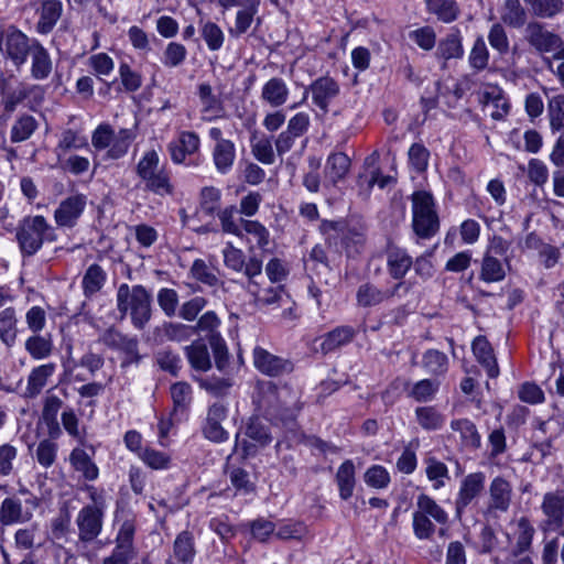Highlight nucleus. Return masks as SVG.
<instances>
[{
  "label": "nucleus",
  "instance_id": "f257e3e1",
  "mask_svg": "<svg viewBox=\"0 0 564 564\" xmlns=\"http://www.w3.org/2000/svg\"><path fill=\"white\" fill-rule=\"evenodd\" d=\"M116 302L121 318L129 315L135 329L145 328L152 317V296L143 285L120 284L117 289Z\"/></svg>",
  "mask_w": 564,
  "mask_h": 564
},
{
  "label": "nucleus",
  "instance_id": "f03ea898",
  "mask_svg": "<svg viewBox=\"0 0 564 564\" xmlns=\"http://www.w3.org/2000/svg\"><path fill=\"white\" fill-rule=\"evenodd\" d=\"M511 241L494 235L480 261L479 279L486 283L501 282L510 270V258L507 256Z\"/></svg>",
  "mask_w": 564,
  "mask_h": 564
},
{
  "label": "nucleus",
  "instance_id": "7ed1b4c3",
  "mask_svg": "<svg viewBox=\"0 0 564 564\" xmlns=\"http://www.w3.org/2000/svg\"><path fill=\"white\" fill-rule=\"evenodd\" d=\"M17 240L24 257L34 256L44 241L57 240L55 228L41 216L26 217L17 229Z\"/></svg>",
  "mask_w": 564,
  "mask_h": 564
},
{
  "label": "nucleus",
  "instance_id": "20e7f679",
  "mask_svg": "<svg viewBox=\"0 0 564 564\" xmlns=\"http://www.w3.org/2000/svg\"><path fill=\"white\" fill-rule=\"evenodd\" d=\"M447 522V512L433 498L425 494L417 496L412 527L419 540H430L436 531L435 524L445 525Z\"/></svg>",
  "mask_w": 564,
  "mask_h": 564
},
{
  "label": "nucleus",
  "instance_id": "39448f33",
  "mask_svg": "<svg viewBox=\"0 0 564 564\" xmlns=\"http://www.w3.org/2000/svg\"><path fill=\"white\" fill-rule=\"evenodd\" d=\"M412 228L419 238L429 239L438 231L440 220L430 193L420 191L412 194Z\"/></svg>",
  "mask_w": 564,
  "mask_h": 564
},
{
  "label": "nucleus",
  "instance_id": "423d86ee",
  "mask_svg": "<svg viewBox=\"0 0 564 564\" xmlns=\"http://www.w3.org/2000/svg\"><path fill=\"white\" fill-rule=\"evenodd\" d=\"M98 343L123 355L121 361L122 368H127L130 365H138L142 359L139 352V339L135 336L122 333L115 326L106 328L99 335Z\"/></svg>",
  "mask_w": 564,
  "mask_h": 564
},
{
  "label": "nucleus",
  "instance_id": "0eeeda50",
  "mask_svg": "<svg viewBox=\"0 0 564 564\" xmlns=\"http://www.w3.org/2000/svg\"><path fill=\"white\" fill-rule=\"evenodd\" d=\"M32 50L33 40H30L18 29H9L0 37V52L15 67H20L25 63Z\"/></svg>",
  "mask_w": 564,
  "mask_h": 564
},
{
  "label": "nucleus",
  "instance_id": "6e6552de",
  "mask_svg": "<svg viewBox=\"0 0 564 564\" xmlns=\"http://www.w3.org/2000/svg\"><path fill=\"white\" fill-rule=\"evenodd\" d=\"M410 284L405 281L397 282L391 289L381 290L370 282L361 284L356 293L357 304L360 307L377 306L392 297H401L408 294Z\"/></svg>",
  "mask_w": 564,
  "mask_h": 564
},
{
  "label": "nucleus",
  "instance_id": "1a4fd4ad",
  "mask_svg": "<svg viewBox=\"0 0 564 564\" xmlns=\"http://www.w3.org/2000/svg\"><path fill=\"white\" fill-rule=\"evenodd\" d=\"M252 359L254 368L268 377H280L294 370L290 359L273 355L260 346L253 348Z\"/></svg>",
  "mask_w": 564,
  "mask_h": 564
},
{
  "label": "nucleus",
  "instance_id": "9d476101",
  "mask_svg": "<svg viewBox=\"0 0 564 564\" xmlns=\"http://www.w3.org/2000/svg\"><path fill=\"white\" fill-rule=\"evenodd\" d=\"M225 265L236 272H243L249 281L262 278V261L257 257H250L246 262L243 252L228 242L223 250Z\"/></svg>",
  "mask_w": 564,
  "mask_h": 564
},
{
  "label": "nucleus",
  "instance_id": "9b49d317",
  "mask_svg": "<svg viewBox=\"0 0 564 564\" xmlns=\"http://www.w3.org/2000/svg\"><path fill=\"white\" fill-rule=\"evenodd\" d=\"M339 93L340 86L333 77L322 76L311 83L304 91V98H306L307 94H311L313 104L323 113H327L330 102Z\"/></svg>",
  "mask_w": 564,
  "mask_h": 564
},
{
  "label": "nucleus",
  "instance_id": "f8f14e48",
  "mask_svg": "<svg viewBox=\"0 0 564 564\" xmlns=\"http://www.w3.org/2000/svg\"><path fill=\"white\" fill-rule=\"evenodd\" d=\"M485 479V475L478 471L467 475L462 480L459 491L455 500V513L457 519H462L465 509L484 491Z\"/></svg>",
  "mask_w": 564,
  "mask_h": 564
},
{
  "label": "nucleus",
  "instance_id": "ddd939ff",
  "mask_svg": "<svg viewBox=\"0 0 564 564\" xmlns=\"http://www.w3.org/2000/svg\"><path fill=\"white\" fill-rule=\"evenodd\" d=\"M247 440L239 441V435L236 436L235 451L242 446L243 457L254 456L259 447H263L271 442V435L265 425L258 419H252L247 425L246 430Z\"/></svg>",
  "mask_w": 564,
  "mask_h": 564
},
{
  "label": "nucleus",
  "instance_id": "4468645a",
  "mask_svg": "<svg viewBox=\"0 0 564 564\" xmlns=\"http://www.w3.org/2000/svg\"><path fill=\"white\" fill-rule=\"evenodd\" d=\"M87 197L76 194L63 199L54 212V220L59 227L73 228L84 213Z\"/></svg>",
  "mask_w": 564,
  "mask_h": 564
},
{
  "label": "nucleus",
  "instance_id": "2eb2a0df",
  "mask_svg": "<svg viewBox=\"0 0 564 564\" xmlns=\"http://www.w3.org/2000/svg\"><path fill=\"white\" fill-rule=\"evenodd\" d=\"M525 40L540 53H549L561 46L560 36L536 21L527 24Z\"/></svg>",
  "mask_w": 564,
  "mask_h": 564
},
{
  "label": "nucleus",
  "instance_id": "dca6fc26",
  "mask_svg": "<svg viewBox=\"0 0 564 564\" xmlns=\"http://www.w3.org/2000/svg\"><path fill=\"white\" fill-rule=\"evenodd\" d=\"M512 498V487L509 481L502 477L492 479L489 486V500L486 513L496 516L509 510Z\"/></svg>",
  "mask_w": 564,
  "mask_h": 564
},
{
  "label": "nucleus",
  "instance_id": "f3484780",
  "mask_svg": "<svg viewBox=\"0 0 564 564\" xmlns=\"http://www.w3.org/2000/svg\"><path fill=\"white\" fill-rule=\"evenodd\" d=\"M541 508L546 517L547 529H561L564 523V489L545 494Z\"/></svg>",
  "mask_w": 564,
  "mask_h": 564
},
{
  "label": "nucleus",
  "instance_id": "a211bd4d",
  "mask_svg": "<svg viewBox=\"0 0 564 564\" xmlns=\"http://www.w3.org/2000/svg\"><path fill=\"white\" fill-rule=\"evenodd\" d=\"M79 539L84 542L95 540L101 531L102 511L97 507H84L76 518Z\"/></svg>",
  "mask_w": 564,
  "mask_h": 564
},
{
  "label": "nucleus",
  "instance_id": "6ab92c4d",
  "mask_svg": "<svg viewBox=\"0 0 564 564\" xmlns=\"http://www.w3.org/2000/svg\"><path fill=\"white\" fill-rule=\"evenodd\" d=\"M386 254L389 275L398 282L403 281L413 264V258L405 249L394 245L388 246Z\"/></svg>",
  "mask_w": 564,
  "mask_h": 564
},
{
  "label": "nucleus",
  "instance_id": "aec40b11",
  "mask_svg": "<svg viewBox=\"0 0 564 564\" xmlns=\"http://www.w3.org/2000/svg\"><path fill=\"white\" fill-rule=\"evenodd\" d=\"M56 368L57 366L54 362L34 367L28 376L24 397L29 399L36 398L46 387L50 378L55 373Z\"/></svg>",
  "mask_w": 564,
  "mask_h": 564
},
{
  "label": "nucleus",
  "instance_id": "412c9836",
  "mask_svg": "<svg viewBox=\"0 0 564 564\" xmlns=\"http://www.w3.org/2000/svg\"><path fill=\"white\" fill-rule=\"evenodd\" d=\"M535 529L530 523L529 519L520 518L513 528L511 534L508 535L509 541L512 543L510 552L516 555H522L530 550Z\"/></svg>",
  "mask_w": 564,
  "mask_h": 564
},
{
  "label": "nucleus",
  "instance_id": "4be33fe9",
  "mask_svg": "<svg viewBox=\"0 0 564 564\" xmlns=\"http://www.w3.org/2000/svg\"><path fill=\"white\" fill-rule=\"evenodd\" d=\"M0 95L4 111L12 113L22 101L26 100L25 83H19L17 87H13L12 76H1Z\"/></svg>",
  "mask_w": 564,
  "mask_h": 564
},
{
  "label": "nucleus",
  "instance_id": "5701e85b",
  "mask_svg": "<svg viewBox=\"0 0 564 564\" xmlns=\"http://www.w3.org/2000/svg\"><path fill=\"white\" fill-rule=\"evenodd\" d=\"M197 96L202 105V113L207 120L219 118L224 112V102L218 95L214 93L208 83H202L197 87Z\"/></svg>",
  "mask_w": 564,
  "mask_h": 564
},
{
  "label": "nucleus",
  "instance_id": "b1692460",
  "mask_svg": "<svg viewBox=\"0 0 564 564\" xmlns=\"http://www.w3.org/2000/svg\"><path fill=\"white\" fill-rule=\"evenodd\" d=\"M473 352L478 362L486 369L490 378L499 376V367L490 343L485 336H477L471 345Z\"/></svg>",
  "mask_w": 564,
  "mask_h": 564
},
{
  "label": "nucleus",
  "instance_id": "393cba45",
  "mask_svg": "<svg viewBox=\"0 0 564 564\" xmlns=\"http://www.w3.org/2000/svg\"><path fill=\"white\" fill-rule=\"evenodd\" d=\"M31 55V76L36 80H44L48 78L53 69V63L47 50L33 40V50Z\"/></svg>",
  "mask_w": 564,
  "mask_h": 564
},
{
  "label": "nucleus",
  "instance_id": "a878e982",
  "mask_svg": "<svg viewBox=\"0 0 564 564\" xmlns=\"http://www.w3.org/2000/svg\"><path fill=\"white\" fill-rule=\"evenodd\" d=\"M290 90L281 77L270 78L261 89V99L273 108L283 106L289 99Z\"/></svg>",
  "mask_w": 564,
  "mask_h": 564
},
{
  "label": "nucleus",
  "instance_id": "bb28decb",
  "mask_svg": "<svg viewBox=\"0 0 564 564\" xmlns=\"http://www.w3.org/2000/svg\"><path fill=\"white\" fill-rule=\"evenodd\" d=\"M32 518V512L24 511L22 502L17 497H8L0 505V524L11 525L23 523Z\"/></svg>",
  "mask_w": 564,
  "mask_h": 564
},
{
  "label": "nucleus",
  "instance_id": "cd10ccee",
  "mask_svg": "<svg viewBox=\"0 0 564 564\" xmlns=\"http://www.w3.org/2000/svg\"><path fill=\"white\" fill-rule=\"evenodd\" d=\"M63 12V4L59 0H45L40 9V19L36 23V31L41 34L50 33Z\"/></svg>",
  "mask_w": 564,
  "mask_h": 564
},
{
  "label": "nucleus",
  "instance_id": "c85d7f7f",
  "mask_svg": "<svg viewBox=\"0 0 564 564\" xmlns=\"http://www.w3.org/2000/svg\"><path fill=\"white\" fill-rule=\"evenodd\" d=\"M356 336V329L344 325L334 328L322 337L321 351L323 354L332 352L341 346L349 344Z\"/></svg>",
  "mask_w": 564,
  "mask_h": 564
},
{
  "label": "nucleus",
  "instance_id": "c756f323",
  "mask_svg": "<svg viewBox=\"0 0 564 564\" xmlns=\"http://www.w3.org/2000/svg\"><path fill=\"white\" fill-rule=\"evenodd\" d=\"M184 354L195 371L206 372L212 368L208 348L202 340H194L191 345L185 346Z\"/></svg>",
  "mask_w": 564,
  "mask_h": 564
},
{
  "label": "nucleus",
  "instance_id": "7c9ffc66",
  "mask_svg": "<svg viewBox=\"0 0 564 564\" xmlns=\"http://www.w3.org/2000/svg\"><path fill=\"white\" fill-rule=\"evenodd\" d=\"M72 467L80 473L86 480H96L99 476V469L93 462L91 456L83 448L75 447L69 455Z\"/></svg>",
  "mask_w": 564,
  "mask_h": 564
},
{
  "label": "nucleus",
  "instance_id": "2f4dec72",
  "mask_svg": "<svg viewBox=\"0 0 564 564\" xmlns=\"http://www.w3.org/2000/svg\"><path fill=\"white\" fill-rule=\"evenodd\" d=\"M338 486L339 497L348 500L356 485V468L351 459H346L339 467L335 476Z\"/></svg>",
  "mask_w": 564,
  "mask_h": 564
},
{
  "label": "nucleus",
  "instance_id": "473e14b6",
  "mask_svg": "<svg viewBox=\"0 0 564 564\" xmlns=\"http://www.w3.org/2000/svg\"><path fill=\"white\" fill-rule=\"evenodd\" d=\"M350 169V159L343 152L332 153L326 161L325 177L333 184L344 180Z\"/></svg>",
  "mask_w": 564,
  "mask_h": 564
},
{
  "label": "nucleus",
  "instance_id": "72a5a7b5",
  "mask_svg": "<svg viewBox=\"0 0 564 564\" xmlns=\"http://www.w3.org/2000/svg\"><path fill=\"white\" fill-rule=\"evenodd\" d=\"M18 336V317L14 307L0 311V340L7 347H12Z\"/></svg>",
  "mask_w": 564,
  "mask_h": 564
},
{
  "label": "nucleus",
  "instance_id": "f704fd0d",
  "mask_svg": "<svg viewBox=\"0 0 564 564\" xmlns=\"http://www.w3.org/2000/svg\"><path fill=\"white\" fill-rule=\"evenodd\" d=\"M196 554L194 536L188 531L177 534L173 544V556L182 564H192Z\"/></svg>",
  "mask_w": 564,
  "mask_h": 564
},
{
  "label": "nucleus",
  "instance_id": "c9c22d12",
  "mask_svg": "<svg viewBox=\"0 0 564 564\" xmlns=\"http://www.w3.org/2000/svg\"><path fill=\"white\" fill-rule=\"evenodd\" d=\"M453 431L458 432L462 445L471 449L480 446L481 437L476 425L468 419H459L451 422Z\"/></svg>",
  "mask_w": 564,
  "mask_h": 564
},
{
  "label": "nucleus",
  "instance_id": "e433bc0d",
  "mask_svg": "<svg viewBox=\"0 0 564 564\" xmlns=\"http://www.w3.org/2000/svg\"><path fill=\"white\" fill-rule=\"evenodd\" d=\"M236 148L232 141L220 142L213 149V161L216 170L221 174H227L235 162Z\"/></svg>",
  "mask_w": 564,
  "mask_h": 564
},
{
  "label": "nucleus",
  "instance_id": "4c0bfd02",
  "mask_svg": "<svg viewBox=\"0 0 564 564\" xmlns=\"http://www.w3.org/2000/svg\"><path fill=\"white\" fill-rule=\"evenodd\" d=\"M36 119L28 113H23L17 118L10 130V140L12 143H20L29 140L37 129Z\"/></svg>",
  "mask_w": 564,
  "mask_h": 564
},
{
  "label": "nucleus",
  "instance_id": "58836bf2",
  "mask_svg": "<svg viewBox=\"0 0 564 564\" xmlns=\"http://www.w3.org/2000/svg\"><path fill=\"white\" fill-rule=\"evenodd\" d=\"M24 348L33 359L42 360L52 355L54 345L50 335L34 334L25 340Z\"/></svg>",
  "mask_w": 564,
  "mask_h": 564
},
{
  "label": "nucleus",
  "instance_id": "ea45409f",
  "mask_svg": "<svg viewBox=\"0 0 564 564\" xmlns=\"http://www.w3.org/2000/svg\"><path fill=\"white\" fill-rule=\"evenodd\" d=\"M248 291L256 297V301L261 304L270 305L281 301L283 289L280 285H270L261 288V282L253 279L248 282Z\"/></svg>",
  "mask_w": 564,
  "mask_h": 564
},
{
  "label": "nucleus",
  "instance_id": "a19ab883",
  "mask_svg": "<svg viewBox=\"0 0 564 564\" xmlns=\"http://www.w3.org/2000/svg\"><path fill=\"white\" fill-rule=\"evenodd\" d=\"M164 167H160V158L155 150H150L144 153L142 159L137 164V175L147 184L158 173L164 171Z\"/></svg>",
  "mask_w": 564,
  "mask_h": 564
},
{
  "label": "nucleus",
  "instance_id": "79ce46f5",
  "mask_svg": "<svg viewBox=\"0 0 564 564\" xmlns=\"http://www.w3.org/2000/svg\"><path fill=\"white\" fill-rule=\"evenodd\" d=\"M107 274L99 264H91L83 276V290L87 297L93 296L101 290L106 282Z\"/></svg>",
  "mask_w": 564,
  "mask_h": 564
},
{
  "label": "nucleus",
  "instance_id": "37998d69",
  "mask_svg": "<svg viewBox=\"0 0 564 564\" xmlns=\"http://www.w3.org/2000/svg\"><path fill=\"white\" fill-rule=\"evenodd\" d=\"M530 12L542 19H551L564 9L563 0H523Z\"/></svg>",
  "mask_w": 564,
  "mask_h": 564
},
{
  "label": "nucleus",
  "instance_id": "c03bdc74",
  "mask_svg": "<svg viewBox=\"0 0 564 564\" xmlns=\"http://www.w3.org/2000/svg\"><path fill=\"white\" fill-rule=\"evenodd\" d=\"M463 54L464 48L458 31L448 34L445 39L441 40L437 45L436 56L445 61L460 58Z\"/></svg>",
  "mask_w": 564,
  "mask_h": 564
},
{
  "label": "nucleus",
  "instance_id": "a18cd8bd",
  "mask_svg": "<svg viewBox=\"0 0 564 564\" xmlns=\"http://www.w3.org/2000/svg\"><path fill=\"white\" fill-rule=\"evenodd\" d=\"M501 20L512 28H521L525 23L527 13L520 0H505Z\"/></svg>",
  "mask_w": 564,
  "mask_h": 564
},
{
  "label": "nucleus",
  "instance_id": "49530a36",
  "mask_svg": "<svg viewBox=\"0 0 564 564\" xmlns=\"http://www.w3.org/2000/svg\"><path fill=\"white\" fill-rule=\"evenodd\" d=\"M425 2L427 10L445 23H451L458 17L459 11L453 0H425Z\"/></svg>",
  "mask_w": 564,
  "mask_h": 564
},
{
  "label": "nucleus",
  "instance_id": "de8ad7c7",
  "mask_svg": "<svg viewBox=\"0 0 564 564\" xmlns=\"http://www.w3.org/2000/svg\"><path fill=\"white\" fill-rule=\"evenodd\" d=\"M200 35L209 51H219L225 42V34L221 28L212 21L202 22Z\"/></svg>",
  "mask_w": 564,
  "mask_h": 564
},
{
  "label": "nucleus",
  "instance_id": "09e8293b",
  "mask_svg": "<svg viewBox=\"0 0 564 564\" xmlns=\"http://www.w3.org/2000/svg\"><path fill=\"white\" fill-rule=\"evenodd\" d=\"M547 117L552 131L564 129V94H557L549 99Z\"/></svg>",
  "mask_w": 564,
  "mask_h": 564
},
{
  "label": "nucleus",
  "instance_id": "8fccbe9b",
  "mask_svg": "<svg viewBox=\"0 0 564 564\" xmlns=\"http://www.w3.org/2000/svg\"><path fill=\"white\" fill-rule=\"evenodd\" d=\"M251 152L252 155L261 163L271 165L275 161V155L271 140L268 137L257 138L256 134L251 137Z\"/></svg>",
  "mask_w": 564,
  "mask_h": 564
},
{
  "label": "nucleus",
  "instance_id": "3c124183",
  "mask_svg": "<svg viewBox=\"0 0 564 564\" xmlns=\"http://www.w3.org/2000/svg\"><path fill=\"white\" fill-rule=\"evenodd\" d=\"M440 388V381L436 379H422L415 382L409 391V397L417 402H427L433 400Z\"/></svg>",
  "mask_w": 564,
  "mask_h": 564
},
{
  "label": "nucleus",
  "instance_id": "603ef678",
  "mask_svg": "<svg viewBox=\"0 0 564 564\" xmlns=\"http://www.w3.org/2000/svg\"><path fill=\"white\" fill-rule=\"evenodd\" d=\"M448 365L447 356L436 349H430L424 352L422 358L423 368L435 376H440L446 372Z\"/></svg>",
  "mask_w": 564,
  "mask_h": 564
},
{
  "label": "nucleus",
  "instance_id": "864d4df0",
  "mask_svg": "<svg viewBox=\"0 0 564 564\" xmlns=\"http://www.w3.org/2000/svg\"><path fill=\"white\" fill-rule=\"evenodd\" d=\"M258 9L259 6L254 4L249 8L239 9L236 14L234 26L229 29V34L232 37H239L245 34L251 26L254 15L258 13Z\"/></svg>",
  "mask_w": 564,
  "mask_h": 564
},
{
  "label": "nucleus",
  "instance_id": "5fc2aeb1",
  "mask_svg": "<svg viewBox=\"0 0 564 564\" xmlns=\"http://www.w3.org/2000/svg\"><path fill=\"white\" fill-rule=\"evenodd\" d=\"M57 451V443L50 438H44L37 444L34 455L42 467L50 468L56 460Z\"/></svg>",
  "mask_w": 564,
  "mask_h": 564
},
{
  "label": "nucleus",
  "instance_id": "6e6d98bb",
  "mask_svg": "<svg viewBox=\"0 0 564 564\" xmlns=\"http://www.w3.org/2000/svg\"><path fill=\"white\" fill-rule=\"evenodd\" d=\"M171 398L173 400V411H185L192 401V388L185 381H180L171 386Z\"/></svg>",
  "mask_w": 564,
  "mask_h": 564
},
{
  "label": "nucleus",
  "instance_id": "4d7b16f0",
  "mask_svg": "<svg viewBox=\"0 0 564 564\" xmlns=\"http://www.w3.org/2000/svg\"><path fill=\"white\" fill-rule=\"evenodd\" d=\"M416 420L424 430H437L444 423L443 415L433 406H421L415 410Z\"/></svg>",
  "mask_w": 564,
  "mask_h": 564
},
{
  "label": "nucleus",
  "instance_id": "13d9d810",
  "mask_svg": "<svg viewBox=\"0 0 564 564\" xmlns=\"http://www.w3.org/2000/svg\"><path fill=\"white\" fill-rule=\"evenodd\" d=\"M489 52L485 40L478 36L473 45L469 53L468 62L473 69L480 72L488 66Z\"/></svg>",
  "mask_w": 564,
  "mask_h": 564
},
{
  "label": "nucleus",
  "instance_id": "bf43d9fd",
  "mask_svg": "<svg viewBox=\"0 0 564 564\" xmlns=\"http://www.w3.org/2000/svg\"><path fill=\"white\" fill-rule=\"evenodd\" d=\"M228 474L230 484L238 494L248 495L254 491L256 485L251 481L247 470L240 467H232Z\"/></svg>",
  "mask_w": 564,
  "mask_h": 564
},
{
  "label": "nucleus",
  "instance_id": "052dcab7",
  "mask_svg": "<svg viewBox=\"0 0 564 564\" xmlns=\"http://www.w3.org/2000/svg\"><path fill=\"white\" fill-rule=\"evenodd\" d=\"M237 213V207L235 205H230L221 210H218L217 216L219 218L223 232L231 234L237 237H242V229L240 225L236 221Z\"/></svg>",
  "mask_w": 564,
  "mask_h": 564
},
{
  "label": "nucleus",
  "instance_id": "680f3d73",
  "mask_svg": "<svg viewBox=\"0 0 564 564\" xmlns=\"http://www.w3.org/2000/svg\"><path fill=\"white\" fill-rule=\"evenodd\" d=\"M162 329L169 340L178 343L188 340L195 334L193 325L175 322L164 323Z\"/></svg>",
  "mask_w": 564,
  "mask_h": 564
},
{
  "label": "nucleus",
  "instance_id": "e2e57ef3",
  "mask_svg": "<svg viewBox=\"0 0 564 564\" xmlns=\"http://www.w3.org/2000/svg\"><path fill=\"white\" fill-rule=\"evenodd\" d=\"M242 231L250 235L256 241L257 246L264 249L270 241L269 230L258 220L240 219Z\"/></svg>",
  "mask_w": 564,
  "mask_h": 564
},
{
  "label": "nucleus",
  "instance_id": "0e129e2a",
  "mask_svg": "<svg viewBox=\"0 0 564 564\" xmlns=\"http://www.w3.org/2000/svg\"><path fill=\"white\" fill-rule=\"evenodd\" d=\"M144 188L160 196L172 195L174 186L171 182L170 172L164 170L144 184Z\"/></svg>",
  "mask_w": 564,
  "mask_h": 564
},
{
  "label": "nucleus",
  "instance_id": "69168bd1",
  "mask_svg": "<svg viewBox=\"0 0 564 564\" xmlns=\"http://www.w3.org/2000/svg\"><path fill=\"white\" fill-rule=\"evenodd\" d=\"M365 482L372 488L383 489L390 484V474L381 465H373L369 467L364 475Z\"/></svg>",
  "mask_w": 564,
  "mask_h": 564
},
{
  "label": "nucleus",
  "instance_id": "338daca9",
  "mask_svg": "<svg viewBox=\"0 0 564 564\" xmlns=\"http://www.w3.org/2000/svg\"><path fill=\"white\" fill-rule=\"evenodd\" d=\"M195 379L202 389L215 397L226 394L229 388L232 386L229 379L218 378L215 376Z\"/></svg>",
  "mask_w": 564,
  "mask_h": 564
},
{
  "label": "nucleus",
  "instance_id": "774afa93",
  "mask_svg": "<svg viewBox=\"0 0 564 564\" xmlns=\"http://www.w3.org/2000/svg\"><path fill=\"white\" fill-rule=\"evenodd\" d=\"M426 476L429 480L434 481V488L440 489L444 486V479L448 478L446 465L433 457L426 459Z\"/></svg>",
  "mask_w": 564,
  "mask_h": 564
}]
</instances>
